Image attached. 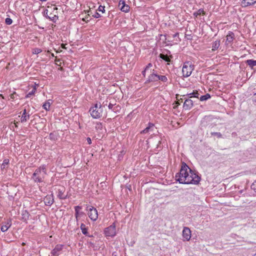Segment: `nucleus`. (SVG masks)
Masks as SVG:
<instances>
[{
	"mask_svg": "<svg viewBox=\"0 0 256 256\" xmlns=\"http://www.w3.org/2000/svg\"><path fill=\"white\" fill-rule=\"evenodd\" d=\"M176 180L180 184H197L200 178L185 164H182L180 172L176 175Z\"/></svg>",
	"mask_w": 256,
	"mask_h": 256,
	"instance_id": "f257e3e1",
	"label": "nucleus"
},
{
	"mask_svg": "<svg viewBox=\"0 0 256 256\" xmlns=\"http://www.w3.org/2000/svg\"><path fill=\"white\" fill-rule=\"evenodd\" d=\"M46 174V166L42 165L35 170L32 176V179L35 182L40 183L44 181Z\"/></svg>",
	"mask_w": 256,
	"mask_h": 256,
	"instance_id": "f03ea898",
	"label": "nucleus"
},
{
	"mask_svg": "<svg viewBox=\"0 0 256 256\" xmlns=\"http://www.w3.org/2000/svg\"><path fill=\"white\" fill-rule=\"evenodd\" d=\"M194 65L191 62H186L182 66V72L184 77H188L194 70Z\"/></svg>",
	"mask_w": 256,
	"mask_h": 256,
	"instance_id": "7ed1b4c3",
	"label": "nucleus"
},
{
	"mask_svg": "<svg viewBox=\"0 0 256 256\" xmlns=\"http://www.w3.org/2000/svg\"><path fill=\"white\" fill-rule=\"evenodd\" d=\"M89 112L92 116L94 118H98L102 116V105L100 104H96L94 106L92 107Z\"/></svg>",
	"mask_w": 256,
	"mask_h": 256,
	"instance_id": "20e7f679",
	"label": "nucleus"
},
{
	"mask_svg": "<svg viewBox=\"0 0 256 256\" xmlns=\"http://www.w3.org/2000/svg\"><path fill=\"white\" fill-rule=\"evenodd\" d=\"M104 232L106 236H114L116 234L115 223L114 222L112 225L106 228Z\"/></svg>",
	"mask_w": 256,
	"mask_h": 256,
	"instance_id": "39448f33",
	"label": "nucleus"
},
{
	"mask_svg": "<svg viewBox=\"0 0 256 256\" xmlns=\"http://www.w3.org/2000/svg\"><path fill=\"white\" fill-rule=\"evenodd\" d=\"M88 215L92 221H96L98 218L97 210L93 206L87 207Z\"/></svg>",
	"mask_w": 256,
	"mask_h": 256,
	"instance_id": "423d86ee",
	"label": "nucleus"
},
{
	"mask_svg": "<svg viewBox=\"0 0 256 256\" xmlns=\"http://www.w3.org/2000/svg\"><path fill=\"white\" fill-rule=\"evenodd\" d=\"M158 78V75L156 73V71L153 70L152 73L148 76L146 83L157 82Z\"/></svg>",
	"mask_w": 256,
	"mask_h": 256,
	"instance_id": "0eeeda50",
	"label": "nucleus"
},
{
	"mask_svg": "<svg viewBox=\"0 0 256 256\" xmlns=\"http://www.w3.org/2000/svg\"><path fill=\"white\" fill-rule=\"evenodd\" d=\"M182 237L186 240H189L191 238V231L188 227H184L182 230Z\"/></svg>",
	"mask_w": 256,
	"mask_h": 256,
	"instance_id": "6e6552de",
	"label": "nucleus"
},
{
	"mask_svg": "<svg viewBox=\"0 0 256 256\" xmlns=\"http://www.w3.org/2000/svg\"><path fill=\"white\" fill-rule=\"evenodd\" d=\"M44 202L46 206H51L54 202L53 195L52 194L46 196L44 198Z\"/></svg>",
	"mask_w": 256,
	"mask_h": 256,
	"instance_id": "1a4fd4ad",
	"label": "nucleus"
},
{
	"mask_svg": "<svg viewBox=\"0 0 256 256\" xmlns=\"http://www.w3.org/2000/svg\"><path fill=\"white\" fill-rule=\"evenodd\" d=\"M118 7L120 10L124 12H128L130 10V6L126 4L124 0H120L118 3Z\"/></svg>",
	"mask_w": 256,
	"mask_h": 256,
	"instance_id": "9d476101",
	"label": "nucleus"
},
{
	"mask_svg": "<svg viewBox=\"0 0 256 256\" xmlns=\"http://www.w3.org/2000/svg\"><path fill=\"white\" fill-rule=\"evenodd\" d=\"M64 246L62 244H57L54 250L51 252L52 255L54 256H58L60 252L62 250Z\"/></svg>",
	"mask_w": 256,
	"mask_h": 256,
	"instance_id": "9b49d317",
	"label": "nucleus"
},
{
	"mask_svg": "<svg viewBox=\"0 0 256 256\" xmlns=\"http://www.w3.org/2000/svg\"><path fill=\"white\" fill-rule=\"evenodd\" d=\"M193 102L189 98H186L183 105V108L185 110H189L193 106Z\"/></svg>",
	"mask_w": 256,
	"mask_h": 256,
	"instance_id": "f8f14e48",
	"label": "nucleus"
},
{
	"mask_svg": "<svg viewBox=\"0 0 256 256\" xmlns=\"http://www.w3.org/2000/svg\"><path fill=\"white\" fill-rule=\"evenodd\" d=\"M64 188L62 187L58 190L57 196L60 199L64 200L66 198V195L64 194Z\"/></svg>",
	"mask_w": 256,
	"mask_h": 256,
	"instance_id": "ddd939ff",
	"label": "nucleus"
},
{
	"mask_svg": "<svg viewBox=\"0 0 256 256\" xmlns=\"http://www.w3.org/2000/svg\"><path fill=\"white\" fill-rule=\"evenodd\" d=\"M30 114L26 112V109L23 110L22 114L20 118V122L22 123L26 122L29 119Z\"/></svg>",
	"mask_w": 256,
	"mask_h": 256,
	"instance_id": "4468645a",
	"label": "nucleus"
},
{
	"mask_svg": "<svg viewBox=\"0 0 256 256\" xmlns=\"http://www.w3.org/2000/svg\"><path fill=\"white\" fill-rule=\"evenodd\" d=\"M12 225V222L10 220H7L6 222H4V223H2V225L1 227V230L2 232H6L8 228H10V226Z\"/></svg>",
	"mask_w": 256,
	"mask_h": 256,
	"instance_id": "2eb2a0df",
	"label": "nucleus"
},
{
	"mask_svg": "<svg viewBox=\"0 0 256 256\" xmlns=\"http://www.w3.org/2000/svg\"><path fill=\"white\" fill-rule=\"evenodd\" d=\"M234 34L233 32H229L226 36V44H228L232 42L234 39Z\"/></svg>",
	"mask_w": 256,
	"mask_h": 256,
	"instance_id": "dca6fc26",
	"label": "nucleus"
},
{
	"mask_svg": "<svg viewBox=\"0 0 256 256\" xmlns=\"http://www.w3.org/2000/svg\"><path fill=\"white\" fill-rule=\"evenodd\" d=\"M256 2V0H242V6L246 7L250 5H252Z\"/></svg>",
	"mask_w": 256,
	"mask_h": 256,
	"instance_id": "f3484780",
	"label": "nucleus"
},
{
	"mask_svg": "<svg viewBox=\"0 0 256 256\" xmlns=\"http://www.w3.org/2000/svg\"><path fill=\"white\" fill-rule=\"evenodd\" d=\"M220 46V40H216L212 44V50L215 51L217 50Z\"/></svg>",
	"mask_w": 256,
	"mask_h": 256,
	"instance_id": "a211bd4d",
	"label": "nucleus"
},
{
	"mask_svg": "<svg viewBox=\"0 0 256 256\" xmlns=\"http://www.w3.org/2000/svg\"><path fill=\"white\" fill-rule=\"evenodd\" d=\"M82 209V207L80 206H76L74 207V210H75V216L76 218V222H78V218H79V214L80 213V210Z\"/></svg>",
	"mask_w": 256,
	"mask_h": 256,
	"instance_id": "6ab92c4d",
	"label": "nucleus"
},
{
	"mask_svg": "<svg viewBox=\"0 0 256 256\" xmlns=\"http://www.w3.org/2000/svg\"><path fill=\"white\" fill-rule=\"evenodd\" d=\"M246 62L251 68H252L253 66H256V60H248Z\"/></svg>",
	"mask_w": 256,
	"mask_h": 256,
	"instance_id": "aec40b11",
	"label": "nucleus"
},
{
	"mask_svg": "<svg viewBox=\"0 0 256 256\" xmlns=\"http://www.w3.org/2000/svg\"><path fill=\"white\" fill-rule=\"evenodd\" d=\"M154 124H152L150 123L148 124V126H147L146 128H144L141 132L144 133V134L148 133L150 130L151 129L154 128Z\"/></svg>",
	"mask_w": 256,
	"mask_h": 256,
	"instance_id": "412c9836",
	"label": "nucleus"
},
{
	"mask_svg": "<svg viewBox=\"0 0 256 256\" xmlns=\"http://www.w3.org/2000/svg\"><path fill=\"white\" fill-rule=\"evenodd\" d=\"M201 14H205V12L202 8L199 9L197 12L194 13V15L196 17H197L198 16H200Z\"/></svg>",
	"mask_w": 256,
	"mask_h": 256,
	"instance_id": "4be33fe9",
	"label": "nucleus"
},
{
	"mask_svg": "<svg viewBox=\"0 0 256 256\" xmlns=\"http://www.w3.org/2000/svg\"><path fill=\"white\" fill-rule=\"evenodd\" d=\"M160 57L163 60H165L166 62H170V58L167 55L160 54Z\"/></svg>",
	"mask_w": 256,
	"mask_h": 256,
	"instance_id": "5701e85b",
	"label": "nucleus"
},
{
	"mask_svg": "<svg viewBox=\"0 0 256 256\" xmlns=\"http://www.w3.org/2000/svg\"><path fill=\"white\" fill-rule=\"evenodd\" d=\"M189 98H198L199 94L198 92H194L192 93H190L187 94Z\"/></svg>",
	"mask_w": 256,
	"mask_h": 256,
	"instance_id": "b1692460",
	"label": "nucleus"
},
{
	"mask_svg": "<svg viewBox=\"0 0 256 256\" xmlns=\"http://www.w3.org/2000/svg\"><path fill=\"white\" fill-rule=\"evenodd\" d=\"M50 100H48V102H46L42 106V108L46 110H49L50 103L49 102Z\"/></svg>",
	"mask_w": 256,
	"mask_h": 256,
	"instance_id": "393cba45",
	"label": "nucleus"
},
{
	"mask_svg": "<svg viewBox=\"0 0 256 256\" xmlns=\"http://www.w3.org/2000/svg\"><path fill=\"white\" fill-rule=\"evenodd\" d=\"M210 98V94H206L205 95H204V96H202L200 97V100L201 101H203V100H208V98Z\"/></svg>",
	"mask_w": 256,
	"mask_h": 256,
	"instance_id": "a878e982",
	"label": "nucleus"
},
{
	"mask_svg": "<svg viewBox=\"0 0 256 256\" xmlns=\"http://www.w3.org/2000/svg\"><path fill=\"white\" fill-rule=\"evenodd\" d=\"M161 80L162 82H166L168 81V78L166 76H160L158 75V80Z\"/></svg>",
	"mask_w": 256,
	"mask_h": 256,
	"instance_id": "bb28decb",
	"label": "nucleus"
},
{
	"mask_svg": "<svg viewBox=\"0 0 256 256\" xmlns=\"http://www.w3.org/2000/svg\"><path fill=\"white\" fill-rule=\"evenodd\" d=\"M46 17L54 22H56V20L58 19V16L56 14L52 16H46Z\"/></svg>",
	"mask_w": 256,
	"mask_h": 256,
	"instance_id": "cd10ccee",
	"label": "nucleus"
},
{
	"mask_svg": "<svg viewBox=\"0 0 256 256\" xmlns=\"http://www.w3.org/2000/svg\"><path fill=\"white\" fill-rule=\"evenodd\" d=\"M50 138L52 140H56L57 139V136L56 134L51 132L50 134Z\"/></svg>",
	"mask_w": 256,
	"mask_h": 256,
	"instance_id": "c85d7f7f",
	"label": "nucleus"
},
{
	"mask_svg": "<svg viewBox=\"0 0 256 256\" xmlns=\"http://www.w3.org/2000/svg\"><path fill=\"white\" fill-rule=\"evenodd\" d=\"M36 91V88H34L31 92H29L26 94V98H30L34 94Z\"/></svg>",
	"mask_w": 256,
	"mask_h": 256,
	"instance_id": "c756f323",
	"label": "nucleus"
},
{
	"mask_svg": "<svg viewBox=\"0 0 256 256\" xmlns=\"http://www.w3.org/2000/svg\"><path fill=\"white\" fill-rule=\"evenodd\" d=\"M8 163L9 160L8 159H4L2 165V169L4 168L8 164Z\"/></svg>",
	"mask_w": 256,
	"mask_h": 256,
	"instance_id": "7c9ffc66",
	"label": "nucleus"
},
{
	"mask_svg": "<svg viewBox=\"0 0 256 256\" xmlns=\"http://www.w3.org/2000/svg\"><path fill=\"white\" fill-rule=\"evenodd\" d=\"M211 134L212 136H215L218 138H222V134L219 132H211Z\"/></svg>",
	"mask_w": 256,
	"mask_h": 256,
	"instance_id": "2f4dec72",
	"label": "nucleus"
},
{
	"mask_svg": "<svg viewBox=\"0 0 256 256\" xmlns=\"http://www.w3.org/2000/svg\"><path fill=\"white\" fill-rule=\"evenodd\" d=\"M5 22L6 24L10 25L12 24V20L10 18H6Z\"/></svg>",
	"mask_w": 256,
	"mask_h": 256,
	"instance_id": "473e14b6",
	"label": "nucleus"
},
{
	"mask_svg": "<svg viewBox=\"0 0 256 256\" xmlns=\"http://www.w3.org/2000/svg\"><path fill=\"white\" fill-rule=\"evenodd\" d=\"M42 52V50L40 48H34L33 50V52H32L34 54H38Z\"/></svg>",
	"mask_w": 256,
	"mask_h": 256,
	"instance_id": "72a5a7b5",
	"label": "nucleus"
},
{
	"mask_svg": "<svg viewBox=\"0 0 256 256\" xmlns=\"http://www.w3.org/2000/svg\"><path fill=\"white\" fill-rule=\"evenodd\" d=\"M104 8H105V7L104 6H100L98 7V10L99 12H102L104 13L105 12Z\"/></svg>",
	"mask_w": 256,
	"mask_h": 256,
	"instance_id": "f704fd0d",
	"label": "nucleus"
},
{
	"mask_svg": "<svg viewBox=\"0 0 256 256\" xmlns=\"http://www.w3.org/2000/svg\"><path fill=\"white\" fill-rule=\"evenodd\" d=\"M82 232L84 234L87 236V234L88 232V230L86 228H82Z\"/></svg>",
	"mask_w": 256,
	"mask_h": 256,
	"instance_id": "c9c22d12",
	"label": "nucleus"
},
{
	"mask_svg": "<svg viewBox=\"0 0 256 256\" xmlns=\"http://www.w3.org/2000/svg\"><path fill=\"white\" fill-rule=\"evenodd\" d=\"M16 96H17L15 92H14V93L10 95V98L14 99L16 98Z\"/></svg>",
	"mask_w": 256,
	"mask_h": 256,
	"instance_id": "e433bc0d",
	"label": "nucleus"
},
{
	"mask_svg": "<svg viewBox=\"0 0 256 256\" xmlns=\"http://www.w3.org/2000/svg\"><path fill=\"white\" fill-rule=\"evenodd\" d=\"M93 16L96 18H98L100 17V14L97 12H96L95 14L93 15Z\"/></svg>",
	"mask_w": 256,
	"mask_h": 256,
	"instance_id": "4c0bfd02",
	"label": "nucleus"
},
{
	"mask_svg": "<svg viewBox=\"0 0 256 256\" xmlns=\"http://www.w3.org/2000/svg\"><path fill=\"white\" fill-rule=\"evenodd\" d=\"M152 66V64L149 63V64H148L146 66V67L144 68H146V70H148L150 68H151Z\"/></svg>",
	"mask_w": 256,
	"mask_h": 256,
	"instance_id": "58836bf2",
	"label": "nucleus"
},
{
	"mask_svg": "<svg viewBox=\"0 0 256 256\" xmlns=\"http://www.w3.org/2000/svg\"><path fill=\"white\" fill-rule=\"evenodd\" d=\"M114 104H111L110 102H109L108 103V108L110 110H112L113 106H114Z\"/></svg>",
	"mask_w": 256,
	"mask_h": 256,
	"instance_id": "ea45409f",
	"label": "nucleus"
},
{
	"mask_svg": "<svg viewBox=\"0 0 256 256\" xmlns=\"http://www.w3.org/2000/svg\"><path fill=\"white\" fill-rule=\"evenodd\" d=\"M108 100H105V101H104V102H103V103H102V106H103L104 107V106H108Z\"/></svg>",
	"mask_w": 256,
	"mask_h": 256,
	"instance_id": "a19ab883",
	"label": "nucleus"
},
{
	"mask_svg": "<svg viewBox=\"0 0 256 256\" xmlns=\"http://www.w3.org/2000/svg\"><path fill=\"white\" fill-rule=\"evenodd\" d=\"M86 140H87L88 143L89 144H92V140H91V139H90V138H86Z\"/></svg>",
	"mask_w": 256,
	"mask_h": 256,
	"instance_id": "79ce46f5",
	"label": "nucleus"
},
{
	"mask_svg": "<svg viewBox=\"0 0 256 256\" xmlns=\"http://www.w3.org/2000/svg\"><path fill=\"white\" fill-rule=\"evenodd\" d=\"M146 70H146V68H144V70H142V76H143L144 77H145V76H146Z\"/></svg>",
	"mask_w": 256,
	"mask_h": 256,
	"instance_id": "37998d69",
	"label": "nucleus"
},
{
	"mask_svg": "<svg viewBox=\"0 0 256 256\" xmlns=\"http://www.w3.org/2000/svg\"><path fill=\"white\" fill-rule=\"evenodd\" d=\"M86 225L84 224H82L80 225V228L82 230V228H86Z\"/></svg>",
	"mask_w": 256,
	"mask_h": 256,
	"instance_id": "c03bdc74",
	"label": "nucleus"
},
{
	"mask_svg": "<svg viewBox=\"0 0 256 256\" xmlns=\"http://www.w3.org/2000/svg\"><path fill=\"white\" fill-rule=\"evenodd\" d=\"M84 212H80V214H79V218H80V217H81V216H84Z\"/></svg>",
	"mask_w": 256,
	"mask_h": 256,
	"instance_id": "a18cd8bd",
	"label": "nucleus"
},
{
	"mask_svg": "<svg viewBox=\"0 0 256 256\" xmlns=\"http://www.w3.org/2000/svg\"><path fill=\"white\" fill-rule=\"evenodd\" d=\"M23 216H26L28 218V213L26 211L25 212V214H23Z\"/></svg>",
	"mask_w": 256,
	"mask_h": 256,
	"instance_id": "49530a36",
	"label": "nucleus"
},
{
	"mask_svg": "<svg viewBox=\"0 0 256 256\" xmlns=\"http://www.w3.org/2000/svg\"><path fill=\"white\" fill-rule=\"evenodd\" d=\"M178 35H179V34L178 32H176L173 35V38H176V37L178 36Z\"/></svg>",
	"mask_w": 256,
	"mask_h": 256,
	"instance_id": "de8ad7c7",
	"label": "nucleus"
},
{
	"mask_svg": "<svg viewBox=\"0 0 256 256\" xmlns=\"http://www.w3.org/2000/svg\"><path fill=\"white\" fill-rule=\"evenodd\" d=\"M58 10V8L56 7L54 8V10Z\"/></svg>",
	"mask_w": 256,
	"mask_h": 256,
	"instance_id": "09e8293b",
	"label": "nucleus"
},
{
	"mask_svg": "<svg viewBox=\"0 0 256 256\" xmlns=\"http://www.w3.org/2000/svg\"><path fill=\"white\" fill-rule=\"evenodd\" d=\"M87 236H89V237H92V236H93L92 235H88V234H87Z\"/></svg>",
	"mask_w": 256,
	"mask_h": 256,
	"instance_id": "8fccbe9b",
	"label": "nucleus"
}]
</instances>
